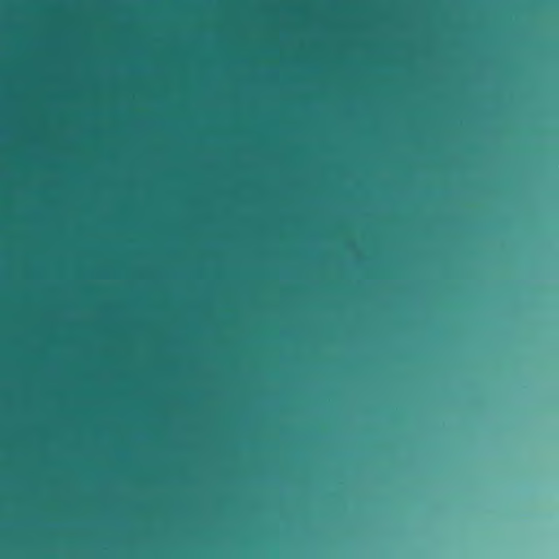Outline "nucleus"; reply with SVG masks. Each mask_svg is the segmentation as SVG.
<instances>
[{
    "instance_id": "f257e3e1",
    "label": "nucleus",
    "mask_w": 559,
    "mask_h": 559,
    "mask_svg": "<svg viewBox=\"0 0 559 559\" xmlns=\"http://www.w3.org/2000/svg\"><path fill=\"white\" fill-rule=\"evenodd\" d=\"M0 182H395V177H0Z\"/></svg>"
},
{
    "instance_id": "f03ea898",
    "label": "nucleus",
    "mask_w": 559,
    "mask_h": 559,
    "mask_svg": "<svg viewBox=\"0 0 559 559\" xmlns=\"http://www.w3.org/2000/svg\"><path fill=\"white\" fill-rule=\"evenodd\" d=\"M0 175H382V171L361 170H0Z\"/></svg>"
}]
</instances>
